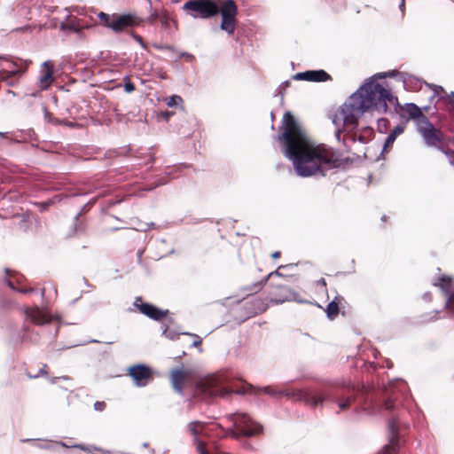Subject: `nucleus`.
Listing matches in <instances>:
<instances>
[{
	"mask_svg": "<svg viewBox=\"0 0 454 454\" xmlns=\"http://www.w3.org/2000/svg\"><path fill=\"white\" fill-rule=\"evenodd\" d=\"M173 114H174V113H173V112H169V111H166L165 113H163V116H164L167 120H168V118H169L170 116H172Z\"/></svg>",
	"mask_w": 454,
	"mask_h": 454,
	"instance_id": "nucleus-46",
	"label": "nucleus"
},
{
	"mask_svg": "<svg viewBox=\"0 0 454 454\" xmlns=\"http://www.w3.org/2000/svg\"><path fill=\"white\" fill-rule=\"evenodd\" d=\"M94 407L97 411H103L106 408V403L104 402H96Z\"/></svg>",
	"mask_w": 454,
	"mask_h": 454,
	"instance_id": "nucleus-38",
	"label": "nucleus"
},
{
	"mask_svg": "<svg viewBox=\"0 0 454 454\" xmlns=\"http://www.w3.org/2000/svg\"><path fill=\"white\" fill-rule=\"evenodd\" d=\"M7 285L10 288L13 289V290H16L17 289V286L15 284V281L12 278L8 279L7 280Z\"/></svg>",
	"mask_w": 454,
	"mask_h": 454,
	"instance_id": "nucleus-41",
	"label": "nucleus"
},
{
	"mask_svg": "<svg viewBox=\"0 0 454 454\" xmlns=\"http://www.w3.org/2000/svg\"><path fill=\"white\" fill-rule=\"evenodd\" d=\"M61 30H69L74 33H80L82 28V25L80 24L79 20L73 15H68L59 26Z\"/></svg>",
	"mask_w": 454,
	"mask_h": 454,
	"instance_id": "nucleus-21",
	"label": "nucleus"
},
{
	"mask_svg": "<svg viewBox=\"0 0 454 454\" xmlns=\"http://www.w3.org/2000/svg\"><path fill=\"white\" fill-rule=\"evenodd\" d=\"M93 13L94 16L91 17V19L95 23L114 28V18H112L109 14L103 12H94Z\"/></svg>",
	"mask_w": 454,
	"mask_h": 454,
	"instance_id": "nucleus-23",
	"label": "nucleus"
},
{
	"mask_svg": "<svg viewBox=\"0 0 454 454\" xmlns=\"http://www.w3.org/2000/svg\"><path fill=\"white\" fill-rule=\"evenodd\" d=\"M193 345L196 346V347L197 346H200L201 345V339H200L198 337V339L196 340H194Z\"/></svg>",
	"mask_w": 454,
	"mask_h": 454,
	"instance_id": "nucleus-47",
	"label": "nucleus"
},
{
	"mask_svg": "<svg viewBox=\"0 0 454 454\" xmlns=\"http://www.w3.org/2000/svg\"><path fill=\"white\" fill-rule=\"evenodd\" d=\"M17 73V71H5V69H3L0 71V83L2 82H7L10 78L12 77V75Z\"/></svg>",
	"mask_w": 454,
	"mask_h": 454,
	"instance_id": "nucleus-31",
	"label": "nucleus"
},
{
	"mask_svg": "<svg viewBox=\"0 0 454 454\" xmlns=\"http://www.w3.org/2000/svg\"><path fill=\"white\" fill-rule=\"evenodd\" d=\"M370 391L365 386L356 387L355 385H337L333 389L323 393L311 389H297L286 393V395L301 401L305 404L315 407L328 399L337 403L340 411L348 410L356 402L357 397L364 398L369 395Z\"/></svg>",
	"mask_w": 454,
	"mask_h": 454,
	"instance_id": "nucleus-3",
	"label": "nucleus"
},
{
	"mask_svg": "<svg viewBox=\"0 0 454 454\" xmlns=\"http://www.w3.org/2000/svg\"><path fill=\"white\" fill-rule=\"evenodd\" d=\"M309 82H327L332 80V76L325 70H309Z\"/></svg>",
	"mask_w": 454,
	"mask_h": 454,
	"instance_id": "nucleus-26",
	"label": "nucleus"
},
{
	"mask_svg": "<svg viewBox=\"0 0 454 454\" xmlns=\"http://www.w3.org/2000/svg\"><path fill=\"white\" fill-rule=\"evenodd\" d=\"M36 376H37V375H30V374H28V377H29V378H35V377H36Z\"/></svg>",
	"mask_w": 454,
	"mask_h": 454,
	"instance_id": "nucleus-50",
	"label": "nucleus"
},
{
	"mask_svg": "<svg viewBox=\"0 0 454 454\" xmlns=\"http://www.w3.org/2000/svg\"><path fill=\"white\" fill-rule=\"evenodd\" d=\"M53 81V64L51 61H45L42 65L41 75L39 77L40 90H47Z\"/></svg>",
	"mask_w": 454,
	"mask_h": 454,
	"instance_id": "nucleus-16",
	"label": "nucleus"
},
{
	"mask_svg": "<svg viewBox=\"0 0 454 454\" xmlns=\"http://www.w3.org/2000/svg\"><path fill=\"white\" fill-rule=\"evenodd\" d=\"M134 39L145 49H146V45L142 38L141 35H136V34H132Z\"/></svg>",
	"mask_w": 454,
	"mask_h": 454,
	"instance_id": "nucleus-35",
	"label": "nucleus"
},
{
	"mask_svg": "<svg viewBox=\"0 0 454 454\" xmlns=\"http://www.w3.org/2000/svg\"><path fill=\"white\" fill-rule=\"evenodd\" d=\"M297 296L298 294L294 291L283 284L271 286V290L269 293L270 301L276 304L295 301Z\"/></svg>",
	"mask_w": 454,
	"mask_h": 454,
	"instance_id": "nucleus-10",
	"label": "nucleus"
},
{
	"mask_svg": "<svg viewBox=\"0 0 454 454\" xmlns=\"http://www.w3.org/2000/svg\"><path fill=\"white\" fill-rule=\"evenodd\" d=\"M403 111L408 115L410 119L416 121L417 127L421 122L422 119H428L421 111V109L415 104H407L403 107Z\"/></svg>",
	"mask_w": 454,
	"mask_h": 454,
	"instance_id": "nucleus-20",
	"label": "nucleus"
},
{
	"mask_svg": "<svg viewBox=\"0 0 454 454\" xmlns=\"http://www.w3.org/2000/svg\"><path fill=\"white\" fill-rule=\"evenodd\" d=\"M188 427L191 433L195 436L194 442L200 454H208L205 442L198 438V435L203 432L205 424L200 421H192L188 425Z\"/></svg>",
	"mask_w": 454,
	"mask_h": 454,
	"instance_id": "nucleus-17",
	"label": "nucleus"
},
{
	"mask_svg": "<svg viewBox=\"0 0 454 454\" xmlns=\"http://www.w3.org/2000/svg\"><path fill=\"white\" fill-rule=\"evenodd\" d=\"M134 306L137 310L154 320H161L168 315V310H161L151 303L145 302L141 297H137Z\"/></svg>",
	"mask_w": 454,
	"mask_h": 454,
	"instance_id": "nucleus-13",
	"label": "nucleus"
},
{
	"mask_svg": "<svg viewBox=\"0 0 454 454\" xmlns=\"http://www.w3.org/2000/svg\"><path fill=\"white\" fill-rule=\"evenodd\" d=\"M394 96L389 90L380 83L369 82L362 86L350 97V106L353 110L364 113L370 109L387 112V102L393 103Z\"/></svg>",
	"mask_w": 454,
	"mask_h": 454,
	"instance_id": "nucleus-5",
	"label": "nucleus"
},
{
	"mask_svg": "<svg viewBox=\"0 0 454 454\" xmlns=\"http://www.w3.org/2000/svg\"><path fill=\"white\" fill-rule=\"evenodd\" d=\"M110 122H111L110 119L107 121H106V124H109Z\"/></svg>",
	"mask_w": 454,
	"mask_h": 454,
	"instance_id": "nucleus-52",
	"label": "nucleus"
},
{
	"mask_svg": "<svg viewBox=\"0 0 454 454\" xmlns=\"http://www.w3.org/2000/svg\"><path fill=\"white\" fill-rule=\"evenodd\" d=\"M350 141L352 143H355L356 141V134H348L344 138V143H347V141Z\"/></svg>",
	"mask_w": 454,
	"mask_h": 454,
	"instance_id": "nucleus-37",
	"label": "nucleus"
},
{
	"mask_svg": "<svg viewBox=\"0 0 454 454\" xmlns=\"http://www.w3.org/2000/svg\"><path fill=\"white\" fill-rule=\"evenodd\" d=\"M309 77H310V74H309V70L306 72L297 73L294 75L293 78L294 80H298V81H309Z\"/></svg>",
	"mask_w": 454,
	"mask_h": 454,
	"instance_id": "nucleus-32",
	"label": "nucleus"
},
{
	"mask_svg": "<svg viewBox=\"0 0 454 454\" xmlns=\"http://www.w3.org/2000/svg\"><path fill=\"white\" fill-rule=\"evenodd\" d=\"M404 131V127L398 125L395 127V129L390 132V134L387 136L385 144H384V152H388L392 146L394 142L395 141L396 137L401 135Z\"/></svg>",
	"mask_w": 454,
	"mask_h": 454,
	"instance_id": "nucleus-24",
	"label": "nucleus"
},
{
	"mask_svg": "<svg viewBox=\"0 0 454 454\" xmlns=\"http://www.w3.org/2000/svg\"><path fill=\"white\" fill-rule=\"evenodd\" d=\"M231 393L255 395L263 393L271 396L283 394L271 386L257 389L248 383L234 380L226 372L206 376L196 383L194 389V395L204 401L216 396L224 397Z\"/></svg>",
	"mask_w": 454,
	"mask_h": 454,
	"instance_id": "nucleus-2",
	"label": "nucleus"
},
{
	"mask_svg": "<svg viewBox=\"0 0 454 454\" xmlns=\"http://www.w3.org/2000/svg\"><path fill=\"white\" fill-rule=\"evenodd\" d=\"M279 130L278 140L299 176H325L326 169L340 166L339 154L325 145H316L290 112L285 113Z\"/></svg>",
	"mask_w": 454,
	"mask_h": 454,
	"instance_id": "nucleus-1",
	"label": "nucleus"
},
{
	"mask_svg": "<svg viewBox=\"0 0 454 454\" xmlns=\"http://www.w3.org/2000/svg\"><path fill=\"white\" fill-rule=\"evenodd\" d=\"M235 429H231L227 434L234 439L239 436H253L262 431V427L254 422L247 413H233L229 416Z\"/></svg>",
	"mask_w": 454,
	"mask_h": 454,
	"instance_id": "nucleus-6",
	"label": "nucleus"
},
{
	"mask_svg": "<svg viewBox=\"0 0 454 454\" xmlns=\"http://www.w3.org/2000/svg\"><path fill=\"white\" fill-rule=\"evenodd\" d=\"M434 91L435 94L440 95L441 93H446L442 86L434 85Z\"/></svg>",
	"mask_w": 454,
	"mask_h": 454,
	"instance_id": "nucleus-39",
	"label": "nucleus"
},
{
	"mask_svg": "<svg viewBox=\"0 0 454 454\" xmlns=\"http://www.w3.org/2000/svg\"><path fill=\"white\" fill-rule=\"evenodd\" d=\"M361 143H364V137L363 136H358V138H357Z\"/></svg>",
	"mask_w": 454,
	"mask_h": 454,
	"instance_id": "nucleus-48",
	"label": "nucleus"
},
{
	"mask_svg": "<svg viewBox=\"0 0 454 454\" xmlns=\"http://www.w3.org/2000/svg\"><path fill=\"white\" fill-rule=\"evenodd\" d=\"M181 57H184L188 60H192L194 58L192 54L187 53V52L182 53Z\"/></svg>",
	"mask_w": 454,
	"mask_h": 454,
	"instance_id": "nucleus-43",
	"label": "nucleus"
},
{
	"mask_svg": "<svg viewBox=\"0 0 454 454\" xmlns=\"http://www.w3.org/2000/svg\"><path fill=\"white\" fill-rule=\"evenodd\" d=\"M282 268H284V266H282V265L279 266L275 271L269 273L264 280H262V281L256 282L253 285L247 286L244 288V290L247 292L258 293L259 291H261L262 289L263 286L266 284L268 279L271 278L274 276H278V277L282 276V274L279 272V270Z\"/></svg>",
	"mask_w": 454,
	"mask_h": 454,
	"instance_id": "nucleus-22",
	"label": "nucleus"
},
{
	"mask_svg": "<svg viewBox=\"0 0 454 454\" xmlns=\"http://www.w3.org/2000/svg\"><path fill=\"white\" fill-rule=\"evenodd\" d=\"M12 278L15 279L14 281H15L16 286H21V282H22L23 277L21 275H18V276H13Z\"/></svg>",
	"mask_w": 454,
	"mask_h": 454,
	"instance_id": "nucleus-40",
	"label": "nucleus"
},
{
	"mask_svg": "<svg viewBox=\"0 0 454 454\" xmlns=\"http://www.w3.org/2000/svg\"><path fill=\"white\" fill-rule=\"evenodd\" d=\"M195 19H211L221 14L220 28L233 35L237 27L238 6L233 0H189L183 6Z\"/></svg>",
	"mask_w": 454,
	"mask_h": 454,
	"instance_id": "nucleus-4",
	"label": "nucleus"
},
{
	"mask_svg": "<svg viewBox=\"0 0 454 454\" xmlns=\"http://www.w3.org/2000/svg\"><path fill=\"white\" fill-rule=\"evenodd\" d=\"M343 121L346 128H355L357 125V118L354 114L345 115Z\"/></svg>",
	"mask_w": 454,
	"mask_h": 454,
	"instance_id": "nucleus-29",
	"label": "nucleus"
},
{
	"mask_svg": "<svg viewBox=\"0 0 454 454\" xmlns=\"http://www.w3.org/2000/svg\"><path fill=\"white\" fill-rule=\"evenodd\" d=\"M452 281L453 279L451 277L442 275L436 279L434 286L439 287L448 297L446 302L447 307L454 313V293L450 294Z\"/></svg>",
	"mask_w": 454,
	"mask_h": 454,
	"instance_id": "nucleus-15",
	"label": "nucleus"
},
{
	"mask_svg": "<svg viewBox=\"0 0 454 454\" xmlns=\"http://www.w3.org/2000/svg\"><path fill=\"white\" fill-rule=\"evenodd\" d=\"M123 87L124 90L128 93H131L135 90V84L131 82L129 76L123 78V82L115 83V88Z\"/></svg>",
	"mask_w": 454,
	"mask_h": 454,
	"instance_id": "nucleus-27",
	"label": "nucleus"
},
{
	"mask_svg": "<svg viewBox=\"0 0 454 454\" xmlns=\"http://www.w3.org/2000/svg\"><path fill=\"white\" fill-rule=\"evenodd\" d=\"M170 381L175 391L182 394L186 385L192 381V372L184 368L174 369L170 372Z\"/></svg>",
	"mask_w": 454,
	"mask_h": 454,
	"instance_id": "nucleus-12",
	"label": "nucleus"
},
{
	"mask_svg": "<svg viewBox=\"0 0 454 454\" xmlns=\"http://www.w3.org/2000/svg\"><path fill=\"white\" fill-rule=\"evenodd\" d=\"M388 123V121L387 119H380L379 121V128L380 129L381 125H384V127H387V124Z\"/></svg>",
	"mask_w": 454,
	"mask_h": 454,
	"instance_id": "nucleus-42",
	"label": "nucleus"
},
{
	"mask_svg": "<svg viewBox=\"0 0 454 454\" xmlns=\"http://www.w3.org/2000/svg\"><path fill=\"white\" fill-rule=\"evenodd\" d=\"M280 256H281V252L280 251H275V252H273L271 254V257L273 259H278V258H280Z\"/></svg>",
	"mask_w": 454,
	"mask_h": 454,
	"instance_id": "nucleus-44",
	"label": "nucleus"
},
{
	"mask_svg": "<svg viewBox=\"0 0 454 454\" xmlns=\"http://www.w3.org/2000/svg\"><path fill=\"white\" fill-rule=\"evenodd\" d=\"M343 301L341 296H336L326 307V314L329 318L334 319L340 312V304Z\"/></svg>",
	"mask_w": 454,
	"mask_h": 454,
	"instance_id": "nucleus-25",
	"label": "nucleus"
},
{
	"mask_svg": "<svg viewBox=\"0 0 454 454\" xmlns=\"http://www.w3.org/2000/svg\"><path fill=\"white\" fill-rule=\"evenodd\" d=\"M449 104L451 105L454 108V92H451V94L449 96Z\"/></svg>",
	"mask_w": 454,
	"mask_h": 454,
	"instance_id": "nucleus-45",
	"label": "nucleus"
},
{
	"mask_svg": "<svg viewBox=\"0 0 454 454\" xmlns=\"http://www.w3.org/2000/svg\"><path fill=\"white\" fill-rule=\"evenodd\" d=\"M170 20L171 19L169 17L168 11L165 9H162L160 12V18H159V20L160 21L162 27H164L165 28H168Z\"/></svg>",
	"mask_w": 454,
	"mask_h": 454,
	"instance_id": "nucleus-28",
	"label": "nucleus"
},
{
	"mask_svg": "<svg viewBox=\"0 0 454 454\" xmlns=\"http://www.w3.org/2000/svg\"><path fill=\"white\" fill-rule=\"evenodd\" d=\"M340 133H341V131H340V130H338V131H337V133H336V136H337L338 140H340Z\"/></svg>",
	"mask_w": 454,
	"mask_h": 454,
	"instance_id": "nucleus-49",
	"label": "nucleus"
},
{
	"mask_svg": "<svg viewBox=\"0 0 454 454\" xmlns=\"http://www.w3.org/2000/svg\"><path fill=\"white\" fill-rule=\"evenodd\" d=\"M247 296L241 301V306L246 309L247 317L261 314L268 308L265 299L254 296V293L248 292Z\"/></svg>",
	"mask_w": 454,
	"mask_h": 454,
	"instance_id": "nucleus-11",
	"label": "nucleus"
},
{
	"mask_svg": "<svg viewBox=\"0 0 454 454\" xmlns=\"http://www.w3.org/2000/svg\"><path fill=\"white\" fill-rule=\"evenodd\" d=\"M160 18V12L154 10L150 16L147 18L146 21L150 24H154Z\"/></svg>",
	"mask_w": 454,
	"mask_h": 454,
	"instance_id": "nucleus-33",
	"label": "nucleus"
},
{
	"mask_svg": "<svg viewBox=\"0 0 454 454\" xmlns=\"http://www.w3.org/2000/svg\"><path fill=\"white\" fill-rule=\"evenodd\" d=\"M126 374L131 378L132 381L137 387H145L153 380L154 373L150 366L137 364L129 366L127 369Z\"/></svg>",
	"mask_w": 454,
	"mask_h": 454,
	"instance_id": "nucleus-8",
	"label": "nucleus"
},
{
	"mask_svg": "<svg viewBox=\"0 0 454 454\" xmlns=\"http://www.w3.org/2000/svg\"><path fill=\"white\" fill-rule=\"evenodd\" d=\"M417 129L428 146H439L444 142L442 131L435 128L428 119H422Z\"/></svg>",
	"mask_w": 454,
	"mask_h": 454,
	"instance_id": "nucleus-7",
	"label": "nucleus"
},
{
	"mask_svg": "<svg viewBox=\"0 0 454 454\" xmlns=\"http://www.w3.org/2000/svg\"><path fill=\"white\" fill-rule=\"evenodd\" d=\"M385 410L387 411H395V403L390 400V399H387L384 402V404H383Z\"/></svg>",
	"mask_w": 454,
	"mask_h": 454,
	"instance_id": "nucleus-34",
	"label": "nucleus"
},
{
	"mask_svg": "<svg viewBox=\"0 0 454 454\" xmlns=\"http://www.w3.org/2000/svg\"><path fill=\"white\" fill-rule=\"evenodd\" d=\"M399 413L393 414L388 420V428L391 433L388 444L378 454H397L399 450L398 428L400 423Z\"/></svg>",
	"mask_w": 454,
	"mask_h": 454,
	"instance_id": "nucleus-9",
	"label": "nucleus"
},
{
	"mask_svg": "<svg viewBox=\"0 0 454 454\" xmlns=\"http://www.w3.org/2000/svg\"><path fill=\"white\" fill-rule=\"evenodd\" d=\"M142 22L143 20L135 14L115 15V32L128 31L129 28L139 26Z\"/></svg>",
	"mask_w": 454,
	"mask_h": 454,
	"instance_id": "nucleus-14",
	"label": "nucleus"
},
{
	"mask_svg": "<svg viewBox=\"0 0 454 454\" xmlns=\"http://www.w3.org/2000/svg\"><path fill=\"white\" fill-rule=\"evenodd\" d=\"M0 59H4V60L10 62V69L8 71H17V73H15L12 75V77L16 76V75H18V76L22 75L24 73H26L29 65L32 63L31 60H26V59H18V58L9 59L7 57H0Z\"/></svg>",
	"mask_w": 454,
	"mask_h": 454,
	"instance_id": "nucleus-18",
	"label": "nucleus"
},
{
	"mask_svg": "<svg viewBox=\"0 0 454 454\" xmlns=\"http://www.w3.org/2000/svg\"><path fill=\"white\" fill-rule=\"evenodd\" d=\"M285 84H286V86H289L290 85V82L287 81V82H285Z\"/></svg>",
	"mask_w": 454,
	"mask_h": 454,
	"instance_id": "nucleus-51",
	"label": "nucleus"
},
{
	"mask_svg": "<svg viewBox=\"0 0 454 454\" xmlns=\"http://www.w3.org/2000/svg\"><path fill=\"white\" fill-rule=\"evenodd\" d=\"M16 291H18V292H20L21 294H28V293L34 292L35 289L32 288V287L25 288V287H22V286H17Z\"/></svg>",
	"mask_w": 454,
	"mask_h": 454,
	"instance_id": "nucleus-36",
	"label": "nucleus"
},
{
	"mask_svg": "<svg viewBox=\"0 0 454 454\" xmlns=\"http://www.w3.org/2000/svg\"><path fill=\"white\" fill-rule=\"evenodd\" d=\"M184 103L183 98L178 95H173L166 99V104L168 107L182 105Z\"/></svg>",
	"mask_w": 454,
	"mask_h": 454,
	"instance_id": "nucleus-30",
	"label": "nucleus"
},
{
	"mask_svg": "<svg viewBox=\"0 0 454 454\" xmlns=\"http://www.w3.org/2000/svg\"><path fill=\"white\" fill-rule=\"evenodd\" d=\"M27 317L33 323L38 325H44L50 322V318L47 315L41 310L39 308L27 309L25 310Z\"/></svg>",
	"mask_w": 454,
	"mask_h": 454,
	"instance_id": "nucleus-19",
	"label": "nucleus"
}]
</instances>
